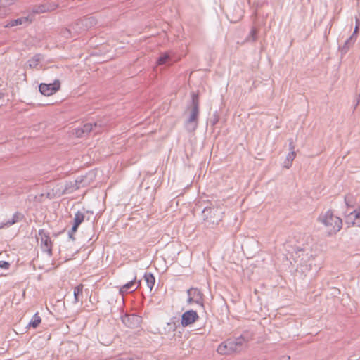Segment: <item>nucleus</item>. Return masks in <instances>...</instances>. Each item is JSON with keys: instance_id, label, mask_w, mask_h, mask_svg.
Instances as JSON below:
<instances>
[{"instance_id": "f704fd0d", "label": "nucleus", "mask_w": 360, "mask_h": 360, "mask_svg": "<svg viewBox=\"0 0 360 360\" xmlns=\"http://www.w3.org/2000/svg\"><path fill=\"white\" fill-rule=\"evenodd\" d=\"M290 356H283L282 360H289Z\"/></svg>"}, {"instance_id": "c85d7f7f", "label": "nucleus", "mask_w": 360, "mask_h": 360, "mask_svg": "<svg viewBox=\"0 0 360 360\" xmlns=\"http://www.w3.org/2000/svg\"><path fill=\"white\" fill-rule=\"evenodd\" d=\"M295 155H295V151H290V152L288 154V155H287V157H286V160H288V161H291V162H292V161H293V160H294V159H295Z\"/></svg>"}, {"instance_id": "2f4dec72", "label": "nucleus", "mask_w": 360, "mask_h": 360, "mask_svg": "<svg viewBox=\"0 0 360 360\" xmlns=\"http://www.w3.org/2000/svg\"><path fill=\"white\" fill-rule=\"evenodd\" d=\"M292 162L291 161H288L285 159V162H284V166L286 168H289L291 165H292Z\"/></svg>"}, {"instance_id": "0eeeda50", "label": "nucleus", "mask_w": 360, "mask_h": 360, "mask_svg": "<svg viewBox=\"0 0 360 360\" xmlns=\"http://www.w3.org/2000/svg\"><path fill=\"white\" fill-rule=\"evenodd\" d=\"M96 24V20L94 17H86L78 20L72 28L75 32H81L87 30Z\"/></svg>"}, {"instance_id": "c756f323", "label": "nucleus", "mask_w": 360, "mask_h": 360, "mask_svg": "<svg viewBox=\"0 0 360 360\" xmlns=\"http://www.w3.org/2000/svg\"><path fill=\"white\" fill-rule=\"evenodd\" d=\"M10 266V264L6 261H0V268L8 269Z\"/></svg>"}, {"instance_id": "393cba45", "label": "nucleus", "mask_w": 360, "mask_h": 360, "mask_svg": "<svg viewBox=\"0 0 360 360\" xmlns=\"http://www.w3.org/2000/svg\"><path fill=\"white\" fill-rule=\"evenodd\" d=\"M170 59V56L168 53H164L161 56L159 57L158 60V65H164L166 64Z\"/></svg>"}, {"instance_id": "9d476101", "label": "nucleus", "mask_w": 360, "mask_h": 360, "mask_svg": "<svg viewBox=\"0 0 360 360\" xmlns=\"http://www.w3.org/2000/svg\"><path fill=\"white\" fill-rule=\"evenodd\" d=\"M187 294L188 304L194 302L200 306L203 305V295L199 289L191 288L187 290Z\"/></svg>"}, {"instance_id": "cd10ccee", "label": "nucleus", "mask_w": 360, "mask_h": 360, "mask_svg": "<svg viewBox=\"0 0 360 360\" xmlns=\"http://www.w3.org/2000/svg\"><path fill=\"white\" fill-rule=\"evenodd\" d=\"M72 30H73L72 28V26L70 27V28H65L62 30L61 34L63 37H64L65 38H70L72 37V34H71Z\"/></svg>"}, {"instance_id": "423d86ee", "label": "nucleus", "mask_w": 360, "mask_h": 360, "mask_svg": "<svg viewBox=\"0 0 360 360\" xmlns=\"http://www.w3.org/2000/svg\"><path fill=\"white\" fill-rule=\"evenodd\" d=\"M90 181L88 178V175L81 176L77 178L74 181H69L65 184L64 193H71L75 191L88 186Z\"/></svg>"}, {"instance_id": "6ab92c4d", "label": "nucleus", "mask_w": 360, "mask_h": 360, "mask_svg": "<svg viewBox=\"0 0 360 360\" xmlns=\"http://www.w3.org/2000/svg\"><path fill=\"white\" fill-rule=\"evenodd\" d=\"M143 278L147 283V286L150 288V290H152L155 282L153 274L149 272H146L143 275Z\"/></svg>"}, {"instance_id": "20e7f679", "label": "nucleus", "mask_w": 360, "mask_h": 360, "mask_svg": "<svg viewBox=\"0 0 360 360\" xmlns=\"http://www.w3.org/2000/svg\"><path fill=\"white\" fill-rule=\"evenodd\" d=\"M204 221L208 226L217 225L222 220L223 212L218 207H206L202 212Z\"/></svg>"}, {"instance_id": "dca6fc26", "label": "nucleus", "mask_w": 360, "mask_h": 360, "mask_svg": "<svg viewBox=\"0 0 360 360\" xmlns=\"http://www.w3.org/2000/svg\"><path fill=\"white\" fill-rule=\"evenodd\" d=\"M84 214L80 211L77 212L75 214V217L73 219L72 231H77L79 226L84 221Z\"/></svg>"}, {"instance_id": "7c9ffc66", "label": "nucleus", "mask_w": 360, "mask_h": 360, "mask_svg": "<svg viewBox=\"0 0 360 360\" xmlns=\"http://www.w3.org/2000/svg\"><path fill=\"white\" fill-rule=\"evenodd\" d=\"M289 148H290V151H294L295 144H294L293 140L292 139H290L289 140Z\"/></svg>"}, {"instance_id": "ddd939ff", "label": "nucleus", "mask_w": 360, "mask_h": 360, "mask_svg": "<svg viewBox=\"0 0 360 360\" xmlns=\"http://www.w3.org/2000/svg\"><path fill=\"white\" fill-rule=\"evenodd\" d=\"M122 322L129 328H135L140 326L141 318L135 314L125 315L122 317Z\"/></svg>"}, {"instance_id": "bb28decb", "label": "nucleus", "mask_w": 360, "mask_h": 360, "mask_svg": "<svg viewBox=\"0 0 360 360\" xmlns=\"http://www.w3.org/2000/svg\"><path fill=\"white\" fill-rule=\"evenodd\" d=\"M110 360H140L139 357L135 355L119 356Z\"/></svg>"}, {"instance_id": "aec40b11", "label": "nucleus", "mask_w": 360, "mask_h": 360, "mask_svg": "<svg viewBox=\"0 0 360 360\" xmlns=\"http://www.w3.org/2000/svg\"><path fill=\"white\" fill-rule=\"evenodd\" d=\"M348 219H352L353 224H360V212L357 210L352 211L348 215Z\"/></svg>"}, {"instance_id": "473e14b6", "label": "nucleus", "mask_w": 360, "mask_h": 360, "mask_svg": "<svg viewBox=\"0 0 360 360\" xmlns=\"http://www.w3.org/2000/svg\"><path fill=\"white\" fill-rule=\"evenodd\" d=\"M76 231H72V228L71 229V230L69 231L68 233V236H69V238L74 240L75 238L73 236L74 233H75Z\"/></svg>"}, {"instance_id": "9b49d317", "label": "nucleus", "mask_w": 360, "mask_h": 360, "mask_svg": "<svg viewBox=\"0 0 360 360\" xmlns=\"http://www.w3.org/2000/svg\"><path fill=\"white\" fill-rule=\"evenodd\" d=\"M101 124H98V122L94 123H86L81 128H77L75 129V135L77 137L84 136L85 134H87L91 131H94L95 133L99 132V130H97V127H101Z\"/></svg>"}, {"instance_id": "f257e3e1", "label": "nucleus", "mask_w": 360, "mask_h": 360, "mask_svg": "<svg viewBox=\"0 0 360 360\" xmlns=\"http://www.w3.org/2000/svg\"><path fill=\"white\" fill-rule=\"evenodd\" d=\"M248 340L243 335L233 339H228L221 342L217 347V352L220 354H231L238 352L245 347Z\"/></svg>"}, {"instance_id": "4468645a", "label": "nucleus", "mask_w": 360, "mask_h": 360, "mask_svg": "<svg viewBox=\"0 0 360 360\" xmlns=\"http://www.w3.org/2000/svg\"><path fill=\"white\" fill-rule=\"evenodd\" d=\"M140 284H141V281H139L138 282V285H136V277H135L133 280H131L129 282H128L127 283L123 285L120 288V293L123 295L124 293L134 292L139 287Z\"/></svg>"}, {"instance_id": "f8f14e48", "label": "nucleus", "mask_w": 360, "mask_h": 360, "mask_svg": "<svg viewBox=\"0 0 360 360\" xmlns=\"http://www.w3.org/2000/svg\"><path fill=\"white\" fill-rule=\"evenodd\" d=\"M198 318V314L195 311L188 310L182 314L181 323L184 327H186L195 322Z\"/></svg>"}, {"instance_id": "e433bc0d", "label": "nucleus", "mask_w": 360, "mask_h": 360, "mask_svg": "<svg viewBox=\"0 0 360 360\" xmlns=\"http://www.w3.org/2000/svg\"><path fill=\"white\" fill-rule=\"evenodd\" d=\"M4 14H0V16H3Z\"/></svg>"}, {"instance_id": "a211bd4d", "label": "nucleus", "mask_w": 360, "mask_h": 360, "mask_svg": "<svg viewBox=\"0 0 360 360\" xmlns=\"http://www.w3.org/2000/svg\"><path fill=\"white\" fill-rule=\"evenodd\" d=\"M52 10H53V8H51V6L47 5V4H41V5L35 6L32 8V13H35V14H40V13H44L46 12L51 11Z\"/></svg>"}, {"instance_id": "f3484780", "label": "nucleus", "mask_w": 360, "mask_h": 360, "mask_svg": "<svg viewBox=\"0 0 360 360\" xmlns=\"http://www.w3.org/2000/svg\"><path fill=\"white\" fill-rule=\"evenodd\" d=\"M21 218L22 214L19 212H15L13 214L11 219L7 220L6 222H4L0 225V229L11 226L16 222L19 221Z\"/></svg>"}, {"instance_id": "1a4fd4ad", "label": "nucleus", "mask_w": 360, "mask_h": 360, "mask_svg": "<svg viewBox=\"0 0 360 360\" xmlns=\"http://www.w3.org/2000/svg\"><path fill=\"white\" fill-rule=\"evenodd\" d=\"M60 87V82L58 79H56L53 83L50 84H44L41 83L39 86V91L41 94L49 96L54 93H56L58 90H59Z\"/></svg>"}, {"instance_id": "7ed1b4c3", "label": "nucleus", "mask_w": 360, "mask_h": 360, "mask_svg": "<svg viewBox=\"0 0 360 360\" xmlns=\"http://www.w3.org/2000/svg\"><path fill=\"white\" fill-rule=\"evenodd\" d=\"M191 112L188 117L185 127L189 132H192L198 127V121L199 115V98L198 96L195 93L191 94Z\"/></svg>"}, {"instance_id": "412c9836", "label": "nucleus", "mask_w": 360, "mask_h": 360, "mask_svg": "<svg viewBox=\"0 0 360 360\" xmlns=\"http://www.w3.org/2000/svg\"><path fill=\"white\" fill-rule=\"evenodd\" d=\"M27 18H17L15 20H11L6 24V27H14V26H16L18 25H22L24 22H27Z\"/></svg>"}, {"instance_id": "2eb2a0df", "label": "nucleus", "mask_w": 360, "mask_h": 360, "mask_svg": "<svg viewBox=\"0 0 360 360\" xmlns=\"http://www.w3.org/2000/svg\"><path fill=\"white\" fill-rule=\"evenodd\" d=\"M357 30L358 25H356L353 34L345 41V44L342 46L340 47V50L342 54L347 53L349 49L353 46V44L356 41V37H354V34L357 32Z\"/></svg>"}, {"instance_id": "4be33fe9", "label": "nucleus", "mask_w": 360, "mask_h": 360, "mask_svg": "<svg viewBox=\"0 0 360 360\" xmlns=\"http://www.w3.org/2000/svg\"><path fill=\"white\" fill-rule=\"evenodd\" d=\"M42 56L40 54H36L28 60L29 66L32 68H36Z\"/></svg>"}, {"instance_id": "72a5a7b5", "label": "nucleus", "mask_w": 360, "mask_h": 360, "mask_svg": "<svg viewBox=\"0 0 360 360\" xmlns=\"http://www.w3.org/2000/svg\"><path fill=\"white\" fill-rule=\"evenodd\" d=\"M345 203H346V205H347V206H349V202H348V200H347V197H345Z\"/></svg>"}, {"instance_id": "a878e982", "label": "nucleus", "mask_w": 360, "mask_h": 360, "mask_svg": "<svg viewBox=\"0 0 360 360\" xmlns=\"http://www.w3.org/2000/svg\"><path fill=\"white\" fill-rule=\"evenodd\" d=\"M248 41H255L257 40V30L252 28L247 38Z\"/></svg>"}, {"instance_id": "6e6552de", "label": "nucleus", "mask_w": 360, "mask_h": 360, "mask_svg": "<svg viewBox=\"0 0 360 360\" xmlns=\"http://www.w3.org/2000/svg\"><path fill=\"white\" fill-rule=\"evenodd\" d=\"M295 254L297 257H300L303 263L309 262L310 259L314 257L311 253V248L309 244L297 245L295 248Z\"/></svg>"}, {"instance_id": "f03ea898", "label": "nucleus", "mask_w": 360, "mask_h": 360, "mask_svg": "<svg viewBox=\"0 0 360 360\" xmlns=\"http://www.w3.org/2000/svg\"><path fill=\"white\" fill-rule=\"evenodd\" d=\"M319 221L328 229L330 234L336 233L342 226V219L335 216L330 210L321 214L319 217Z\"/></svg>"}, {"instance_id": "c9c22d12", "label": "nucleus", "mask_w": 360, "mask_h": 360, "mask_svg": "<svg viewBox=\"0 0 360 360\" xmlns=\"http://www.w3.org/2000/svg\"><path fill=\"white\" fill-rule=\"evenodd\" d=\"M359 103H360V99L358 98L357 101H356V105H354V108H356V105H358Z\"/></svg>"}, {"instance_id": "b1692460", "label": "nucleus", "mask_w": 360, "mask_h": 360, "mask_svg": "<svg viewBox=\"0 0 360 360\" xmlns=\"http://www.w3.org/2000/svg\"><path fill=\"white\" fill-rule=\"evenodd\" d=\"M84 285L82 284H79L74 288V302L77 303L79 302V295L82 293Z\"/></svg>"}, {"instance_id": "39448f33", "label": "nucleus", "mask_w": 360, "mask_h": 360, "mask_svg": "<svg viewBox=\"0 0 360 360\" xmlns=\"http://www.w3.org/2000/svg\"><path fill=\"white\" fill-rule=\"evenodd\" d=\"M36 238L39 243L42 251L47 253L49 257L52 256L53 242L51 241L49 232L43 229H39Z\"/></svg>"}, {"instance_id": "5701e85b", "label": "nucleus", "mask_w": 360, "mask_h": 360, "mask_svg": "<svg viewBox=\"0 0 360 360\" xmlns=\"http://www.w3.org/2000/svg\"><path fill=\"white\" fill-rule=\"evenodd\" d=\"M41 321V317L39 316L38 313H36L32 318L30 321L28 326H32L34 328H36Z\"/></svg>"}]
</instances>
